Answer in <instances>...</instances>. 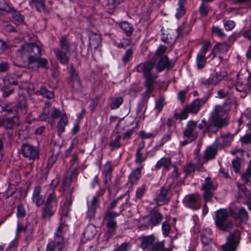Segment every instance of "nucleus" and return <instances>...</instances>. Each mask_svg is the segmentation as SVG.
I'll list each match as a JSON object with an SVG mask.
<instances>
[{"label": "nucleus", "mask_w": 251, "mask_h": 251, "mask_svg": "<svg viewBox=\"0 0 251 251\" xmlns=\"http://www.w3.org/2000/svg\"><path fill=\"white\" fill-rule=\"evenodd\" d=\"M72 192H71L69 195V197H67L64 203L63 206L61 210V217L60 221L61 224L65 223V218L69 216V213L71 211L70 206L72 203Z\"/></svg>", "instance_id": "nucleus-19"}, {"label": "nucleus", "mask_w": 251, "mask_h": 251, "mask_svg": "<svg viewBox=\"0 0 251 251\" xmlns=\"http://www.w3.org/2000/svg\"><path fill=\"white\" fill-rule=\"evenodd\" d=\"M121 28L126 34L127 36H130L133 32V29L132 26L127 22H123L120 25Z\"/></svg>", "instance_id": "nucleus-44"}, {"label": "nucleus", "mask_w": 251, "mask_h": 251, "mask_svg": "<svg viewBox=\"0 0 251 251\" xmlns=\"http://www.w3.org/2000/svg\"><path fill=\"white\" fill-rule=\"evenodd\" d=\"M201 189L203 191L215 190L216 187L213 185V182L210 177L205 178L204 182L201 186Z\"/></svg>", "instance_id": "nucleus-42"}, {"label": "nucleus", "mask_w": 251, "mask_h": 251, "mask_svg": "<svg viewBox=\"0 0 251 251\" xmlns=\"http://www.w3.org/2000/svg\"><path fill=\"white\" fill-rule=\"evenodd\" d=\"M0 11L5 13H9L14 11V8L8 5L4 0L0 1Z\"/></svg>", "instance_id": "nucleus-48"}, {"label": "nucleus", "mask_w": 251, "mask_h": 251, "mask_svg": "<svg viewBox=\"0 0 251 251\" xmlns=\"http://www.w3.org/2000/svg\"><path fill=\"white\" fill-rule=\"evenodd\" d=\"M55 208L54 207L45 204L42 210L41 218H50L54 214Z\"/></svg>", "instance_id": "nucleus-35"}, {"label": "nucleus", "mask_w": 251, "mask_h": 251, "mask_svg": "<svg viewBox=\"0 0 251 251\" xmlns=\"http://www.w3.org/2000/svg\"><path fill=\"white\" fill-rule=\"evenodd\" d=\"M197 126V122L193 120L189 121L186 125V128L183 131V136L188 138H192V140H195L198 133L195 131Z\"/></svg>", "instance_id": "nucleus-15"}, {"label": "nucleus", "mask_w": 251, "mask_h": 251, "mask_svg": "<svg viewBox=\"0 0 251 251\" xmlns=\"http://www.w3.org/2000/svg\"><path fill=\"white\" fill-rule=\"evenodd\" d=\"M201 240L203 246H209L211 245L212 242L211 232L210 231H207L206 230L202 231L201 234Z\"/></svg>", "instance_id": "nucleus-36"}, {"label": "nucleus", "mask_w": 251, "mask_h": 251, "mask_svg": "<svg viewBox=\"0 0 251 251\" xmlns=\"http://www.w3.org/2000/svg\"><path fill=\"white\" fill-rule=\"evenodd\" d=\"M227 75V73L225 71L217 72L211 78L212 84L216 85Z\"/></svg>", "instance_id": "nucleus-39"}, {"label": "nucleus", "mask_w": 251, "mask_h": 251, "mask_svg": "<svg viewBox=\"0 0 251 251\" xmlns=\"http://www.w3.org/2000/svg\"><path fill=\"white\" fill-rule=\"evenodd\" d=\"M200 199L199 194H192L186 195L183 201L187 207L193 210H197L200 208Z\"/></svg>", "instance_id": "nucleus-11"}, {"label": "nucleus", "mask_w": 251, "mask_h": 251, "mask_svg": "<svg viewBox=\"0 0 251 251\" xmlns=\"http://www.w3.org/2000/svg\"><path fill=\"white\" fill-rule=\"evenodd\" d=\"M112 166L110 162L106 163L104 166L102 174L104 176H111L112 174Z\"/></svg>", "instance_id": "nucleus-59"}, {"label": "nucleus", "mask_w": 251, "mask_h": 251, "mask_svg": "<svg viewBox=\"0 0 251 251\" xmlns=\"http://www.w3.org/2000/svg\"><path fill=\"white\" fill-rule=\"evenodd\" d=\"M121 139V136L120 135H117L115 139L110 142L109 146L110 147L112 151L115 149L120 148L122 146L120 143V140Z\"/></svg>", "instance_id": "nucleus-47"}, {"label": "nucleus", "mask_w": 251, "mask_h": 251, "mask_svg": "<svg viewBox=\"0 0 251 251\" xmlns=\"http://www.w3.org/2000/svg\"><path fill=\"white\" fill-rule=\"evenodd\" d=\"M162 220V215L156 211L151 212L150 215V222L153 226L158 225Z\"/></svg>", "instance_id": "nucleus-41"}, {"label": "nucleus", "mask_w": 251, "mask_h": 251, "mask_svg": "<svg viewBox=\"0 0 251 251\" xmlns=\"http://www.w3.org/2000/svg\"><path fill=\"white\" fill-rule=\"evenodd\" d=\"M240 161V159L237 157L232 161V166L234 171L236 173L240 172L241 170V165Z\"/></svg>", "instance_id": "nucleus-56"}, {"label": "nucleus", "mask_w": 251, "mask_h": 251, "mask_svg": "<svg viewBox=\"0 0 251 251\" xmlns=\"http://www.w3.org/2000/svg\"><path fill=\"white\" fill-rule=\"evenodd\" d=\"M251 177V160L250 165L246 169V172L241 175L242 179L245 182L247 183L249 178Z\"/></svg>", "instance_id": "nucleus-55"}, {"label": "nucleus", "mask_w": 251, "mask_h": 251, "mask_svg": "<svg viewBox=\"0 0 251 251\" xmlns=\"http://www.w3.org/2000/svg\"><path fill=\"white\" fill-rule=\"evenodd\" d=\"M21 151L23 155L30 160L34 161L39 159L40 149L38 146L25 143L22 145Z\"/></svg>", "instance_id": "nucleus-7"}, {"label": "nucleus", "mask_w": 251, "mask_h": 251, "mask_svg": "<svg viewBox=\"0 0 251 251\" xmlns=\"http://www.w3.org/2000/svg\"><path fill=\"white\" fill-rule=\"evenodd\" d=\"M195 171V167L194 164L189 163L184 168V173L189 175L191 173H193Z\"/></svg>", "instance_id": "nucleus-64"}, {"label": "nucleus", "mask_w": 251, "mask_h": 251, "mask_svg": "<svg viewBox=\"0 0 251 251\" xmlns=\"http://www.w3.org/2000/svg\"><path fill=\"white\" fill-rule=\"evenodd\" d=\"M154 237L152 235L145 236L142 238L141 247L143 249L152 251L154 248Z\"/></svg>", "instance_id": "nucleus-25"}, {"label": "nucleus", "mask_w": 251, "mask_h": 251, "mask_svg": "<svg viewBox=\"0 0 251 251\" xmlns=\"http://www.w3.org/2000/svg\"><path fill=\"white\" fill-rule=\"evenodd\" d=\"M89 37L90 44L98 45L100 42V36L98 33L90 32Z\"/></svg>", "instance_id": "nucleus-45"}, {"label": "nucleus", "mask_w": 251, "mask_h": 251, "mask_svg": "<svg viewBox=\"0 0 251 251\" xmlns=\"http://www.w3.org/2000/svg\"><path fill=\"white\" fill-rule=\"evenodd\" d=\"M155 66V62L153 61H148L142 63L137 66L136 71L139 73H142L145 78V86L146 91L143 94V100L147 102L150 98L151 93L154 89L153 84L155 83L157 75H152L151 72Z\"/></svg>", "instance_id": "nucleus-1"}, {"label": "nucleus", "mask_w": 251, "mask_h": 251, "mask_svg": "<svg viewBox=\"0 0 251 251\" xmlns=\"http://www.w3.org/2000/svg\"><path fill=\"white\" fill-rule=\"evenodd\" d=\"M143 166L140 164L134 170L132 171L129 176V180L132 184H135L141 177V171Z\"/></svg>", "instance_id": "nucleus-32"}, {"label": "nucleus", "mask_w": 251, "mask_h": 251, "mask_svg": "<svg viewBox=\"0 0 251 251\" xmlns=\"http://www.w3.org/2000/svg\"><path fill=\"white\" fill-rule=\"evenodd\" d=\"M186 1V0H179L178 4L179 7L177 9L176 13V17L177 19H179L181 18L185 13V10L184 6V4Z\"/></svg>", "instance_id": "nucleus-46"}, {"label": "nucleus", "mask_w": 251, "mask_h": 251, "mask_svg": "<svg viewBox=\"0 0 251 251\" xmlns=\"http://www.w3.org/2000/svg\"><path fill=\"white\" fill-rule=\"evenodd\" d=\"M206 62V58L204 54L199 53L197 56V64L199 69L204 67Z\"/></svg>", "instance_id": "nucleus-54"}, {"label": "nucleus", "mask_w": 251, "mask_h": 251, "mask_svg": "<svg viewBox=\"0 0 251 251\" xmlns=\"http://www.w3.org/2000/svg\"><path fill=\"white\" fill-rule=\"evenodd\" d=\"M33 229V225L30 223H27L25 225L18 224L17 227L18 232H23L26 235L25 240L27 241L32 239Z\"/></svg>", "instance_id": "nucleus-18"}, {"label": "nucleus", "mask_w": 251, "mask_h": 251, "mask_svg": "<svg viewBox=\"0 0 251 251\" xmlns=\"http://www.w3.org/2000/svg\"><path fill=\"white\" fill-rule=\"evenodd\" d=\"M165 99L164 97H160L158 100L156 101L155 108L157 111V113L160 112L164 105Z\"/></svg>", "instance_id": "nucleus-57"}, {"label": "nucleus", "mask_w": 251, "mask_h": 251, "mask_svg": "<svg viewBox=\"0 0 251 251\" xmlns=\"http://www.w3.org/2000/svg\"><path fill=\"white\" fill-rule=\"evenodd\" d=\"M207 100L208 98L206 97H203L202 99L195 100L191 104L186 105L180 114L176 112L175 113L174 115V118L176 119L182 120L187 118L189 113L197 114Z\"/></svg>", "instance_id": "nucleus-4"}, {"label": "nucleus", "mask_w": 251, "mask_h": 251, "mask_svg": "<svg viewBox=\"0 0 251 251\" xmlns=\"http://www.w3.org/2000/svg\"><path fill=\"white\" fill-rule=\"evenodd\" d=\"M123 102L122 97H119L113 99L110 106L111 109L114 110L118 108Z\"/></svg>", "instance_id": "nucleus-52"}, {"label": "nucleus", "mask_w": 251, "mask_h": 251, "mask_svg": "<svg viewBox=\"0 0 251 251\" xmlns=\"http://www.w3.org/2000/svg\"><path fill=\"white\" fill-rule=\"evenodd\" d=\"M12 12V17L13 20L17 24H21L24 22L25 17L23 15L20 14L19 12L15 11L14 9Z\"/></svg>", "instance_id": "nucleus-49"}, {"label": "nucleus", "mask_w": 251, "mask_h": 251, "mask_svg": "<svg viewBox=\"0 0 251 251\" xmlns=\"http://www.w3.org/2000/svg\"><path fill=\"white\" fill-rule=\"evenodd\" d=\"M28 44L29 49H28V62H30V58L31 57L35 58V56H41V50L40 48L35 43H27Z\"/></svg>", "instance_id": "nucleus-26"}, {"label": "nucleus", "mask_w": 251, "mask_h": 251, "mask_svg": "<svg viewBox=\"0 0 251 251\" xmlns=\"http://www.w3.org/2000/svg\"><path fill=\"white\" fill-rule=\"evenodd\" d=\"M133 55V50L131 48L128 49L123 56L122 60L125 64L128 63Z\"/></svg>", "instance_id": "nucleus-58"}, {"label": "nucleus", "mask_w": 251, "mask_h": 251, "mask_svg": "<svg viewBox=\"0 0 251 251\" xmlns=\"http://www.w3.org/2000/svg\"><path fill=\"white\" fill-rule=\"evenodd\" d=\"M172 161L170 158L163 157L157 162L154 167L156 170L163 168L164 170H169Z\"/></svg>", "instance_id": "nucleus-29"}, {"label": "nucleus", "mask_w": 251, "mask_h": 251, "mask_svg": "<svg viewBox=\"0 0 251 251\" xmlns=\"http://www.w3.org/2000/svg\"><path fill=\"white\" fill-rule=\"evenodd\" d=\"M146 187L145 185H142L141 187L138 188L136 192V197L137 199L141 200L142 197L145 194Z\"/></svg>", "instance_id": "nucleus-63"}, {"label": "nucleus", "mask_w": 251, "mask_h": 251, "mask_svg": "<svg viewBox=\"0 0 251 251\" xmlns=\"http://www.w3.org/2000/svg\"><path fill=\"white\" fill-rule=\"evenodd\" d=\"M41 192V187L37 186L34 188L32 195V201L38 207L42 205L44 202V198L40 195Z\"/></svg>", "instance_id": "nucleus-27"}, {"label": "nucleus", "mask_w": 251, "mask_h": 251, "mask_svg": "<svg viewBox=\"0 0 251 251\" xmlns=\"http://www.w3.org/2000/svg\"><path fill=\"white\" fill-rule=\"evenodd\" d=\"M165 241L156 242L154 244V248L152 251H172L173 249V241H170V244L165 247Z\"/></svg>", "instance_id": "nucleus-28"}, {"label": "nucleus", "mask_w": 251, "mask_h": 251, "mask_svg": "<svg viewBox=\"0 0 251 251\" xmlns=\"http://www.w3.org/2000/svg\"><path fill=\"white\" fill-rule=\"evenodd\" d=\"M59 153L55 154L52 152L51 155L49 157L47 165L48 169H50L57 161Z\"/></svg>", "instance_id": "nucleus-51"}, {"label": "nucleus", "mask_w": 251, "mask_h": 251, "mask_svg": "<svg viewBox=\"0 0 251 251\" xmlns=\"http://www.w3.org/2000/svg\"><path fill=\"white\" fill-rule=\"evenodd\" d=\"M16 106L18 109H20L24 112L27 111L28 106L26 99L24 95L19 96Z\"/></svg>", "instance_id": "nucleus-34"}, {"label": "nucleus", "mask_w": 251, "mask_h": 251, "mask_svg": "<svg viewBox=\"0 0 251 251\" xmlns=\"http://www.w3.org/2000/svg\"><path fill=\"white\" fill-rule=\"evenodd\" d=\"M70 85L75 90H79L81 88L80 78L70 80Z\"/></svg>", "instance_id": "nucleus-60"}, {"label": "nucleus", "mask_w": 251, "mask_h": 251, "mask_svg": "<svg viewBox=\"0 0 251 251\" xmlns=\"http://www.w3.org/2000/svg\"><path fill=\"white\" fill-rule=\"evenodd\" d=\"M60 46L62 50L70 53L75 52L77 48L76 45L74 43L70 42L65 36L61 37Z\"/></svg>", "instance_id": "nucleus-21"}, {"label": "nucleus", "mask_w": 251, "mask_h": 251, "mask_svg": "<svg viewBox=\"0 0 251 251\" xmlns=\"http://www.w3.org/2000/svg\"><path fill=\"white\" fill-rule=\"evenodd\" d=\"M220 121L211 119V121L208 123L207 127L203 131V133L216 134L219 128L225 127L227 125V123H221Z\"/></svg>", "instance_id": "nucleus-14"}, {"label": "nucleus", "mask_w": 251, "mask_h": 251, "mask_svg": "<svg viewBox=\"0 0 251 251\" xmlns=\"http://www.w3.org/2000/svg\"><path fill=\"white\" fill-rule=\"evenodd\" d=\"M68 123V119L66 114L61 115L60 119L57 125V129L58 133L60 134L65 130V126Z\"/></svg>", "instance_id": "nucleus-38"}, {"label": "nucleus", "mask_w": 251, "mask_h": 251, "mask_svg": "<svg viewBox=\"0 0 251 251\" xmlns=\"http://www.w3.org/2000/svg\"><path fill=\"white\" fill-rule=\"evenodd\" d=\"M51 109V103L50 102H46L43 112L39 117L41 121H47L50 118Z\"/></svg>", "instance_id": "nucleus-37"}, {"label": "nucleus", "mask_w": 251, "mask_h": 251, "mask_svg": "<svg viewBox=\"0 0 251 251\" xmlns=\"http://www.w3.org/2000/svg\"><path fill=\"white\" fill-rule=\"evenodd\" d=\"M234 134L227 133L217 138L215 142L217 146L221 148L229 147L233 140Z\"/></svg>", "instance_id": "nucleus-16"}, {"label": "nucleus", "mask_w": 251, "mask_h": 251, "mask_svg": "<svg viewBox=\"0 0 251 251\" xmlns=\"http://www.w3.org/2000/svg\"><path fill=\"white\" fill-rule=\"evenodd\" d=\"M18 117L13 115L12 117L4 119L1 123L2 126L6 129H11L16 124Z\"/></svg>", "instance_id": "nucleus-31"}, {"label": "nucleus", "mask_w": 251, "mask_h": 251, "mask_svg": "<svg viewBox=\"0 0 251 251\" xmlns=\"http://www.w3.org/2000/svg\"><path fill=\"white\" fill-rule=\"evenodd\" d=\"M26 215V211L23 204L17 205V216L18 218H23Z\"/></svg>", "instance_id": "nucleus-61"}, {"label": "nucleus", "mask_w": 251, "mask_h": 251, "mask_svg": "<svg viewBox=\"0 0 251 251\" xmlns=\"http://www.w3.org/2000/svg\"><path fill=\"white\" fill-rule=\"evenodd\" d=\"M210 7L206 4H202L199 8V12L201 16H206L209 11Z\"/></svg>", "instance_id": "nucleus-62"}, {"label": "nucleus", "mask_w": 251, "mask_h": 251, "mask_svg": "<svg viewBox=\"0 0 251 251\" xmlns=\"http://www.w3.org/2000/svg\"><path fill=\"white\" fill-rule=\"evenodd\" d=\"M170 191L169 189L162 188L160 193L156 196L155 200L158 205H162L169 201V193Z\"/></svg>", "instance_id": "nucleus-24"}, {"label": "nucleus", "mask_w": 251, "mask_h": 251, "mask_svg": "<svg viewBox=\"0 0 251 251\" xmlns=\"http://www.w3.org/2000/svg\"><path fill=\"white\" fill-rule=\"evenodd\" d=\"M45 204L56 208L58 201L56 194L52 191L47 196Z\"/></svg>", "instance_id": "nucleus-40"}, {"label": "nucleus", "mask_w": 251, "mask_h": 251, "mask_svg": "<svg viewBox=\"0 0 251 251\" xmlns=\"http://www.w3.org/2000/svg\"><path fill=\"white\" fill-rule=\"evenodd\" d=\"M105 192V189H100L97 196L93 197L90 201H87V211L86 212L87 218L89 220L94 218L97 208L99 206L100 200L99 197L102 196Z\"/></svg>", "instance_id": "nucleus-8"}, {"label": "nucleus", "mask_w": 251, "mask_h": 251, "mask_svg": "<svg viewBox=\"0 0 251 251\" xmlns=\"http://www.w3.org/2000/svg\"><path fill=\"white\" fill-rule=\"evenodd\" d=\"M228 216L226 209H220L216 212L215 223L218 229L227 232L233 228V223L228 220Z\"/></svg>", "instance_id": "nucleus-5"}, {"label": "nucleus", "mask_w": 251, "mask_h": 251, "mask_svg": "<svg viewBox=\"0 0 251 251\" xmlns=\"http://www.w3.org/2000/svg\"><path fill=\"white\" fill-rule=\"evenodd\" d=\"M217 152L218 149L214 146L207 147L203 151L201 159L199 155L196 156L195 159H197V164L202 166L204 163L215 159Z\"/></svg>", "instance_id": "nucleus-9"}, {"label": "nucleus", "mask_w": 251, "mask_h": 251, "mask_svg": "<svg viewBox=\"0 0 251 251\" xmlns=\"http://www.w3.org/2000/svg\"><path fill=\"white\" fill-rule=\"evenodd\" d=\"M48 64V61L45 58L41 56H35V58H30V62L28 63L27 66L29 69L39 68L40 67L45 68Z\"/></svg>", "instance_id": "nucleus-20"}, {"label": "nucleus", "mask_w": 251, "mask_h": 251, "mask_svg": "<svg viewBox=\"0 0 251 251\" xmlns=\"http://www.w3.org/2000/svg\"><path fill=\"white\" fill-rule=\"evenodd\" d=\"M67 229V224L63 223L60 224L54 233V240L47 245L46 251H54L56 247L57 251H62L64 250L67 251V250L65 248L66 242L63 237L64 233Z\"/></svg>", "instance_id": "nucleus-2"}, {"label": "nucleus", "mask_w": 251, "mask_h": 251, "mask_svg": "<svg viewBox=\"0 0 251 251\" xmlns=\"http://www.w3.org/2000/svg\"><path fill=\"white\" fill-rule=\"evenodd\" d=\"M53 52L56 58L61 64L66 65L68 63L69 58L65 52L57 48H54Z\"/></svg>", "instance_id": "nucleus-30"}, {"label": "nucleus", "mask_w": 251, "mask_h": 251, "mask_svg": "<svg viewBox=\"0 0 251 251\" xmlns=\"http://www.w3.org/2000/svg\"><path fill=\"white\" fill-rule=\"evenodd\" d=\"M131 247V244L128 242H125L121 245L117 244L115 245L114 251H127Z\"/></svg>", "instance_id": "nucleus-50"}, {"label": "nucleus", "mask_w": 251, "mask_h": 251, "mask_svg": "<svg viewBox=\"0 0 251 251\" xmlns=\"http://www.w3.org/2000/svg\"><path fill=\"white\" fill-rule=\"evenodd\" d=\"M36 93L38 95H42L43 97L48 99H52L54 96V93L52 91H49L45 86H42L40 89L37 91Z\"/></svg>", "instance_id": "nucleus-43"}, {"label": "nucleus", "mask_w": 251, "mask_h": 251, "mask_svg": "<svg viewBox=\"0 0 251 251\" xmlns=\"http://www.w3.org/2000/svg\"><path fill=\"white\" fill-rule=\"evenodd\" d=\"M228 49L229 46L226 43H217L214 46L211 54L208 57L214 58L217 56L218 52L220 54H224L228 50Z\"/></svg>", "instance_id": "nucleus-22"}, {"label": "nucleus", "mask_w": 251, "mask_h": 251, "mask_svg": "<svg viewBox=\"0 0 251 251\" xmlns=\"http://www.w3.org/2000/svg\"><path fill=\"white\" fill-rule=\"evenodd\" d=\"M176 36L174 35L172 36L171 33H168L167 34H163L162 37V41L166 44H172L174 42L176 39Z\"/></svg>", "instance_id": "nucleus-53"}, {"label": "nucleus", "mask_w": 251, "mask_h": 251, "mask_svg": "<svg viewBox=\"0 0 251 251\" xmlns=\"http://www.w3.org/2000/svg\"><path fill=\"white\" fill-rule=\"evenodd\" d=\"M230 214L235 220H239L241 223H246L248 220V212L244 207H235L230 211Z\"/></svg>", "instance_id": "nucleus-13"}, {"label": "nucleus", "mask_w": 251, "mask_h": 251, "mask_svg": "<svg viewBox=\"0 0 251 251\" xmlns=\"http://www.w3.org/2000/svg\"><path fill=\"white\" fill-rule=\"evenodd\" d=\"M98 2L101 4L107 11L112 14L117 5L119 4V0H98Z\"/></svg>", "instance_id": "nucleus-23"}, {"label": "nucleus", "mask_w": 251, "mask_h": 251, "mask_svg": "<svg viewBox=\"0 0 251 251\" xmlns=\"http://www.w3.org/2000/svg\"><path fill=\"white\" fill-rule=\"evenodd\" d=\"M230 103H231V100L229 99L226 100L223 106L216 105L214 110L211 113V119L220 121L222 122L221 123H227L228 125V121L226 119V110L224 109V108Z\"/></svg>", "instance_id": "nucleus-10"}, {"label": "nucleus", "mask_w": 251, "mask_h": 251, "mask_svg": "<svg viewBox=\"0 0 251 251\" xmlns=\"http://www.w3.org/2000/svg\"><path fill=\"white\" fill-rule=\"evenodd\" d=\"M241 240V233L239 230L230 232L227 236L226 243L221 246L223 251H236Z\"/></svg>", "instance_id": "nucleus-6"}, {"label": "nucleus", "mask_w": 251, "mask_h": 251, "mask_svg": "<svg viewBox=\"0 0 251 251\" xmlns=\"http://www.w3.org/2000/svg\"><path fill=\"white\" fill-rule=\"evenodd\" d=\"M174 67V63L169 60L167 56H162L159 57V60L156 65V69L157 72H161L167 69L171 70Z\"/></svg>", "instance_id": "nucleus-17"}, {"label": "nucleus", "mask_w": 251, "mask_h": 251, "mask_svg": "<svg viewBox=\"0 0 251 251\" xmlns=\"http://www.w3.org/2000/svg\"><path fill=\"white\" fill-rule=\"evenodd\" d=\"M28 44H27V43L22 45L21 47L17 50V56L20 57L23 60L25 59H27L28 60Z\"/></svg>", "instance_id": "nucleus-33"}, {"label": "nucleus", "mask_w": 251, "mask_h": 251, "mask_svg": "<svg viewBox=\"0 0 251 251\" xmlns=\"http://www.w3.org/2000/svg\"><path fill=\"white\" fill-rule=\"evenodd\" d=\"M29 4L32 8H35L39 12L45 15L49 14L52 8L46 4V0H30Z\"/></svg>", "instance_id": "nucleus-12"}, {"label": "nucleus", "mask_w": 251, "mask_h": 251, "mask_svg": "<svg viewBox=\"0 0 251 251\" xmlns=\"http://www.w3.org/2000/svg\"><path fill=\"white\" fill-rule=\"evenodd\" d=\"M119 215V213L111 210L105 211L103 215V222L105 223L107 229L103 238L105 241H108L112 236L116 234V230L117 228L116 218Z\"/></svg>", "instance_id": "nucleus-3"}]
</instances>
